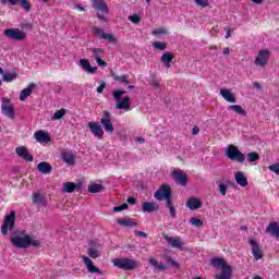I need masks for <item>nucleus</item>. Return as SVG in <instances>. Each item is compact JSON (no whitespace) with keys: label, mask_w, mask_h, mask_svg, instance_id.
I'll list each match as a JSON object with an SVG mask.
<instances>
[{"label":"nucleus","mask_w":279,"mask_h":279,"mask_svg":"<svg viewBox=\"0 0 279 279\" xmlns=\"http://www.w3.org/2000/svg\"><path fill=\"white\" fill-rule=\"evenodd\" d=\"M1 112L5 117H9L10 119H14L16 111L14 110V107H12L10 99L2 98Z\"/></svg>","instance_id":"nucleus-11"},{"label":"nucleus","mask_w":279,"mask_h":279,"mask_svg":"<svg viewBox=\"0 0 279 279\" xmlns=\"http://www.w3.org/2000/svg\"><path fill=\"white\" fill-rule=\"evenodd\" d=\"M153 48L157 51H165V49H167V43L154 41Z\"/></svg>","instance_id":"nucleus-41"},{"label":"nucleus","mask_w":279,"mask_h":279,"mask_svg":"<svg viewBox=\"0 0 279 279\" xmlns=\"http://www.w3.org/2000/svg\"><path fill=\"white\" fill-rule=\"evenodd\" d=\"M190 223H191V226H195V228H202L204 226V222L199 218H196V217L191 218Z\"/></svg>","instance_id":"nucleus-43"},{"label":"nucleus","mask_w":279,"mask_h":279,"mask_svg":"<svg viewBox=\"0 0 279 279\" xmlns=\"http://www.w3.org/2000/svg\"><path fill=\"white\" fill-rule=\"evenodd\" d=\"M19 5L25 9L26 12H29V10H32V5H29V0H19Z\"/></svg>","instance_id":"nucleus-44"},{"label":"nucleus","mask_w":279,"mask_h":279,"mask_svg":"<svg viewBox=\"0 0 279 279\" xmlns=\"http://www.w3.org/2000/svg\"><path fill=\"white\" fill-rule=\"evenodd\" d=\"M211 267H215L216 269H221V274H223L225 269H232V267L226 265V259L215 257L210 262Z\"/></svg>","instance_id":"nucleus-17"},{"label":"nucleus","mask_w":279,"mask_h":279,"mask_svg":"<svg viewBox=\"0 0 279 279\" xmlns=\"http://www.w3.org/2000/svg\"><path fill=\"white\" fill-rule=\"evenodd\" d=\"M165 240L167 241V243H170V245H171L172 247H177L178 250H179L180 247H182V245H183V243H182V241L180 240V238H171V236H169V235H166V236H165Z\"/></svg>","instance_id":"nucleus-31"},{"label":"nucleus","mask_w":279,"mask_h":279,"mask_svg":"<svg viewBox=\"0 0 279 279\" xmlns=\"http://www.w3.org/2000/svg\"><path fill=\"white\" fill-rule=\"evenodd\" d=\"M113 265L124 271H133L137 267L136 260L128 257L113 259Z\"/></svg>","instance_id":"nucleus-2"},{"label":"nucleus","mask_w":279,"mask_h":279,"mask_svg":"<svg viewBox=\"0 0 279 279\" xmlns=\"http://www.w3.org/2000/svg\"><path fill=\"white\" fill-rule=\"evenodd\" d=\"M150 86H153L154 90L160 93V83L156 81V74H150Z\"/></svg>","instance_id":"nucleus-38"},{"label":"nucleus","mask_w":279,"mask_h":279,"mask_svg":"<svg viewBox=\"0 0 279 279\" xmlns=\"http://www.w3.org/2000/svg\"><path fill=\"white\" fill-rule=\"evenodd\" d=\"M126 202H128V204L134 205V204H136V198H134V197H129V198L126 199Z\"/></svg>","instance_id":"nucleus-60"},{"label":"nucleus","mask_w":279,"mask_h":279,"mask_svg":"<svg viewBox=\"0 0 279 279\" xmlns=\"http://www.w3.org/2000/svg\"><path fill=\"white\" fill-rule=\"evenodd\" d=\"M155 198H157L158 202H162L165 199L166 204L171 202V189L167 185H162L155 192Z\"/></svg>","instance_id":"nucleus-10"},{"label":"nucleus","mask_w":279,"mask_h":279,"mask_svg":"<svg viewBox=\"0 0 279 279\" xmlns=\"http://www.w3.org/2000/svg\"><path fill=\"white\" fill-rule=\"evenodd\" d=\"M34 136L38 143H49L51 141V137L49 136V134L43 131L35 132Z\"/></svg>","instance_id":"nucleus-27"},{"label":"nucleus","mask_w":279,"mask_h":279,"mask_svg":"<svg viewBox=\"0 0 279 279\" xmlns=\"http://www.w3.org/2000/svg\"><path fill=\"white\" fill-rule=\"evenodd\" d=\"M19 1L20 0H8V3H10V5H19Z\"/></svg>","instance_id":"nucleus-61"},{"label":"nucleus","mask_w":279,"mask_h":279,"mask_svg":"<svg viewBox=\"0 0 279 279\" xmlns=\"http://www.w3.org/2000/svg\"><path fill=\"white\" fill-rule=\"evenodd\" d=\"M102 39L108 40L109 43H116V41H117V39L114 38V36L111 35V34H108V33H105Z\"/></svg>","instance_id":"nucleus-55"},{"label":"nucleus","mask_w":279,"mask_h":279,"mask_svg":"<svg viewBox=\"0 0 279 279\" xmlns=\"http://www.w3.org/2000/svg\"><path fill=\"white\" fill-rule=\"evenodd\" d=\"M149 265L155 267L157 271H167V265L158 263V260L150 258L148 260Z\"/></svg>","instance_id":"nucleus-33"},{"label":"nucleus","mask_w":279,"mask_h":279,"mask_svg":"<svg viewBox=\"0 0 279 279\" xmlns=\"http://www.w3.org/2000/svg\"><path fill=\"white\" fill-rule=\"evenodd\" d=\"M160 206L157 203L145 202L142 205L143 213H156Z\"/></svg>","instance_id":"nucleus-21"},{"label":"nucleus","mask_w":279,"mask_h":279,"mask_svg":"<svg viewBox=\"0 0 279 279\" xmlns=\"http://www.w3.org/2000/svg\"><path fill=\"white\" fill-rule=\"evenodd\" d=\"M172 178L175 184H180V186H186L189 183V177L181 169H174L172 171Z\"/></svg>","instance_id":"nucleus-12"},{"label":"nucleus","mask_w":279,"mask_h":279,"mask_svg":"<svg viewBox=\"0 0 279 279\" xmlns=\"http://www.w3.org/2000/svg\"><path fill=\"white\" fill-rule=\"evenodd\" d=\"M269 171H272V173H277L279 175V163H272L268 167Z\"/></svg>","instance_id":"nucleus-52"},{"label":"nucleus","mask_w":279,"mask_h":279,"mask_svg":"<svg viewBox=\"0 0 279 279\" xmlns=\"http://www.w3.org/2000/svg\"><path fill=\"white\" fill-rule=\"evenodd\" d=\"M93 34L97 36L99 40L104 39V36H106V33H104L101 28H94Z\"/></svg>","instance_id":"nucleus-47"},{"label":"nucleus","mask_w":279,"mask_h":279,"mask_svg":"<svg viewBox=\"0 0 279 279\" xmlns=\"http://www.w3.org/2000/svg\"><path fill=\"white\" fill-rule=\"evenodd\" d=\"M166 205L167 208H169L170 217H172V219H175V207H173V203L169 201L168 203H166Z\"/></svg>","instance_id":"nucleus-45"},{"label":"nucleus","mask_w":279,"mask_h":279,"mask_svg":"<svg viewBox=\"0 0 279 279\" xmlns=\"http://www.w3.org/2000/svg\"><path fill=\"white\" fill-rule=\"evenodd\" d=\"M82 182H65L63 183V191L62 193H74V191H82Z\"/></svg>","instance_id":"nucleus-16"},{"label":"nucleus","mask_w":279,"mask_h":279,"mask_svg":"<svg viewBox=\"0 0 279 279\" xmlns=\"http://www.w3.org/2000/svg\"><path fill=\"white\" fill-rule=\"evenodd\" d=\"M15 219L16 214L14 211H11L8 216H5L4 222L1 228V234L5 236V234H8V230H12L14 228Z\"/></svg>","instance_id":"nucleus-9"},{"label":"nucleus","mask_w":279,"mask_h":279,"mask_svg":"<svg viewBox=\"0 0 279 279\" xmlns=\"http://www.w3.org/2000/svg\"><path fill=\"white\" fill-rule=\"evenodd\" d=\"M218 189H219V193L220 195H222L223 197H226V194L228 193V185L223 184V183H220L218 185Z\"/></svg>","instance_id":"nucleus-49"},{"label":"nucleus","mask_w":279,"mask_h":279,"mask_svg":"<svg viewBox=\"0 0 279 279\" xmlns=\"http://www.w3.org/2000/svg\"><path fill=\"white\" fill-rule=\"evenodd\" d=\"M117 223L123 228H133V226H137L136 221L132 218H118Z\"/></svg>","instance_id":"nucleus-25"},{"label":"nucleus","mask_w":279,"mask_h":279,"mask_svg":"<svg viewBox=\"0 0 279 279\" xmlns=\"http://www.w3.org/2000/svg\"><path fill=\"white\" fill-rule=\"evenodd\" d=\"M90 51L95 60H99L104 56V49L101 48H92Z\"/></svg>","instance_id":"nucleus-37"},{"label":"nucleus","mask_w":279,"mask_h":279,"mask_svg":"<svg viewBox=\"0 0 279 279\" xmlns=\"http://www.w3.org/2000/svg\"><path fill=\"white\" fill-rule=\"evenodd\" d=\"M267 234H270V236H274L275 239H279V225L278 222H271L266 228Z\"/></svg>","instance_id":"nucleus-20"},{"label":"nucleus","mask_w":279,"mask_h":279,"mask_svg":"<svg viewBox=\"0 0 279 279\" xmlns=\"http://www.w3.org/2000/svg\"><path fill=\"white\" fill-rule=\"evenodd\" d=\"M225 154L227 158H229V160H236V162H241V163L245 162V155L239 151V148L234 145H229Z\"/></svg>","instance_id":"nucleus-5"},{"label":"nucleus","mask_w":279,"mask_h":279,"mask_svg":"<svg viewBox=\"0 0 279 279\" xmlns=\"http://www.w3.org/2000/svg\"><path fill=\"white\" fill-rule=\"evenodd\" d=\"M100 123L107 134H112L114 132V125H112V113H110V111L102 112Z\"/></svg>","instance_id":"nucleus-6"},{"label":"nucleus","mask_w":279,"mask_h":279,"mask_svg":"<svg viewBox=\"0 0 279 279\" xmlns=\"http://www.w3.org/2000/svg\"><path fill=\"white\" fill-rule=\"evenodd\" d=\"M11 243L15 247H20L22 250L29 247V245H33V247H38V245H40V241L32 239V236H29L25 231H19L14 236H12Z\"/></svg>","instance_id":"nucleus-1"},{"label":"nucleus","mask_w":279,"mask_h":279,"mask_svg":"<svg viewBox=\"0 0 279 279\" xmlns=\"http://www.w3.org/2000/svg\"><path fill=\"white\" fill-rule=\"evenodd\" d=\"M3 34L7 38H10L11 40L21 41L27 38V34L19 28L4 29Z\"/></svg>","instance_id":"nucleus-7"},{"label":"nucleus","mask_w":279,"mask_h":279,"mask_svg":"<svg viewBox=\"0 0 279 279\" xmlns=\"http://www.w3.org/2000/svg\"><path fill=\"white\" fill-rule=\"evenodd\" d=\"M220 95L229 104H236V97L232 95V92H230V89H226V88L220 89Z\"/></svg>","instance_id":"nucleus-23"},{"label":"nucleus","mask_w":279,"mask_h":279,"mask_svg":"<svg viewBox=\"0 0 279 279\" xmlns=\"http://www.w3.org/2000/svg\"><path fill=\"white\" fill-rule=\"evenodd\" d=\"M260 157L258 156V153H248L247 154V161L248 162H256Z\"/></svg>","instance_id":"nucleus-46"},{"label":"nucleus","mask_w":279,"mask_h":279,"mask_svg":"<svg viewBox=\"0 0 279 279\" xmlns=\"http://www.w3.org/2000/svg\"><path fill=\"white\" fill-rule=\"evenodd\" d=\"M92 5L97 12L99 21H106V14H108V4L104 0H92Z\"/></svg>","instance_id":"nucleus-4"},{"label":"nucleus","mask_w":279,"mask_h":279,"mask_svg":"<svg viewBox=\"0 0 279 279\" xmlns=\"http://www.w3.org/2000/svg\"><path fill=\"white\" fill-rule=\"evenodd\" d=\"M125 95V90H116L113 92V99L117 101L116 108L118 110H130V97H123Z\"/></svg>","instance_id":"nucleus-3"},{"label":"nucleus","mask_w":279,"mask_h":279,"mask_svg":"<svg viewBox=\"0 0 279 279\" xmlns=\"http://www.w3.org/2000/svg\"><path fill=\"white\" fill-rule=\"evenodd\" d=\"M61 160H63L65 165L73 167V165H75V154H73L71 150H63L61 153Z\"/></svg>","instance_id":"nucleus-18"},{"label":"nucleus","mask_w":279,"mask_h":279,"mask_svg":"<svg viewBox=\"0 0 279 279\" xmlns=\"http://www.w3.org/2000/svg\"><path fill=\"white\" fill-rule=\"evenodd\" d=\"M88 256H89L90 258H99L100 253H99L98 250H95V248L89 247V248H88Z\"/></svg>","instance_id":"nucleus-48"},{"label":"nucleus","mask_w":279,"mask_h":279,"mask_svg":"<svg viewBox=\"0 0 279 279\" xmlns=\"http://www.w3.org/2000/svg\"><path fill=\"white\" fill-rule=\"evenodd\" d=\"M15 153L17 154V156H20V158H23V160H26L27 162H34V156L29 154L27 147H16Z\"/></svg>","instance_id":"nucleus-14"},{"label":"nucleus","mask_w":279,"mask_h":279,"mask_svg":"<svg viewBox=\"0 0 279 279\" xmlns=\"http://www.w3.org/2000/svg\"><path fill=\"white\" fill-rule=\"evenodd\" d=\"M104 88H106V82L101 81L100 86L97 87V93H104Z\"/></svg>","instance_id":"nucleus-56"},{"label":"nucleus","mask_w":279,"mask_h":279,"mask_svg":"<svg viewBox=\"0 0 279 279\" xmlns=\"http://www.w3.org/2000/svg\"><path fill=\"white\" fill-rule=\"evenodd\" d=\"M135 141L136 143H145V138L143 137H137Z\"/></svg>","instance_id":"nucleus-64"},{"label":"nucleus","mask_w":279,"mask_h":279,"mask_svg":"<svg viewBox=\"0 0 279 279\" xmlns=\"http://www.w3.org/2000/svg\"><path fill=\"white\" fill-rule=\"evenodd\" d=\"M228 110H232L233 112H235L236 114H240L241 117H247V111H245V109H243V107L239 105H231L228 107Z\"/></svg>","instance_id":"nucleus-32"},{"label":"nucleus","mask_w":279,"mask_h":279,"mask_svg":"<svg viewBox=\"0 0 279 279\" xmlns=\"http://www.w3.org/2000/svg\"><path fill=\"white\" fill-rule=\"evenodd\" d=\"M80 64H81L83 71H85V73H96L97 72V68L96 66L92 68L90 62L87 59H81Z\"/></svg>","instance_id":"nucleus-28"},{"label":"nucleus","mask_w":279,"mask_h":279,"mask_svg":"<svg viewBox=\"0 0 279 279\" xmlns=\"http://www.w3.org/2000/svg\"><path fill=\"white\" fill-rule=\"evenodd\" d=\"M235 182L236 184H239L240 186H247V178H245V174L242 171H239L235 173Z\"/></svg>","instance_id":"nucleus-30"},{"label":"nucleus","mask_w":279,"mask_h":279,"mask_svg":"<svg viewBox=\"0 0 279 279\" xmlns=\"http://www.w3.org/2000/svg\"><path fill=\"white\" fill-rule=\"evenodd\" d=\"M88 128L95 138H104V129L97 122H88Z\"/></svg>","instance_id":"nucleus-13"},{"label":"nucleus","mask_w":279,"mask_h":279,"mask_svg":"<svg viewBox=\"0 0 279 279\" xmlns=\"http://www.w3.org/2000/svg\"><path fill=\"white\" fill-rule=\"evenodd\" d=\"M196 5H199L201 8H208L209 2L208 0H194Z\"/></svg>","instance_id":"nucleus-51"},{"label":"nucleus","mask_w":279,"mask_h":279,"mask_svg":"<svg viewBox=\"0 0 279 279\" xmlns=\"http://www.w3.org/2000/svg\"><path fill=\"white\" fill-rule=\"evenodd\" d=\"M163 66H166V69H171V62L173 61V53L171 52H165L161 58H160Z\"/></svg>","instance_id":"nucleus-29"},{"label":"nucleus","mask_w":279,"mask_h":279,"mask_svg":"<svg viewBox=\"0 0 279 279\" xmlns=\"http://www.w3.org/2000/svg\"><path fill=\"white\" fill-rule=\"evenodd\" d=\"M129 21H131V23H134V25H138V23H141V16H138L137 14L131 15L129 16Z\"/></svg>","instance_id":"nucleus-50"},{"label":"nucleus","mask_w":279,"mask_h":279,"mask_svg":"<svg viewBox=\"0 0 279 279\" xmlns=\"http://www.w3.org/2000/svg\"><path fill=\"white\" fill-rule=\"evenodd\" d=\"M153 36H160L161 34H167V29L160 27L151 32Z\"/></svg>","instance_id":"nucleus-53"},{"label":"nucleus","mask_w":279,"mask_h":279,"mask_svg":"<svg viewBox=\"0 0 279 279\" xmlns=\"http://www.w3.org/2000/svg\"><path fill=\"white\" fill-rule=\"evenodd\" d=\"M186 206L190 210H197V208H202V201L199 198L191 197L186 201Z\"/></svg>","instance_id":"nucleus-24"},{"label":"nucleus","mask_w":279,"mask_h":279,"mask_svg":"<svg viewBox=\"0 0 279 279\" xmlns=\"http://www.w3.org/2000/svg\"><path fill=\"white\" fill-rule=\"evenodd\" d=\"M136 236H141L142 239H147V233L143 231L135 230Z\"/></svg>","instance_id":"nucleus-58"},{"label":"nucleus","mask_w":279,"mask_h":279,"mask_svg":"<svg viewBox=\"0 0 279 279\" xmlns=\"http://www.w3.org/2000/svg\"><path fill=\"white\" fill-rule=\"evenodd\" d=\"M168 265H171L172 267H180V264H178L175 260L172 258L167 259Z\"/></svg>","instance_id":"nucleus-57"},{"label":"nucleus","mask_w":279,"mask_h":279,"mask_svg":"<svg viewBox=\"0 0 279 279\" xmlns=\"http://www.w3.org/2000/svg\"><path fill=\"white\" fill-rule=\"evenodd\" d=\"M87 191L88 193H101V191H104V185L99 183H94L88 186Z\"/></svg>","instance_id":"nucleus-35"},{"label":"nucleus","mask_w":279,"mask_h":279,"mask_svg":"<svg viewBox=\"0 0 279 279\" xmlns=\"http://www.w3.org/2000/svg\"><path fill=\"white\" fill-rule=\"evenodd\" d=\"M37 170L39 171V173L47 175L48 173H51V171H53V168L49 162L41 161L37 165Z\"/></svg>","instance_id":"nucleus-22"},{"label":"nucleus","mask_w":279,"mask_h":279,"mask_svg":"<svg viewBox=\"0 0 279 279\" xmlns=\"http://www.w3.org/2000/svg\"><path fill=\"white\" fill-rule=\"evenodd\" d=\"M248 243L252 247V254L255 260H260V258H263V251H260L258 243L254 239H250Z\"/></svg>","instance_id":"nucleus-15"},{"label":"nucleus","mask_w":279,"mask_h":279,"mask_svg":"<svg viewBox=\"0 0 279 279\" xmlns=\"http://www.w3.org/2000/svg\"><path fill=\"white\" fill-rule=\"evenodd\" d=\"M271 56V52L267 49L259 50L257 53V57L255 58V64L256 66H260L262 69H265L269 62V58Z\"/></svg>","instance_id":"nucleus-8"},{"label":"nucleus","mask_w":279,"mask_h":279,"mask_svg":"<svg viewBox=\"0 0 279 279\" xmlns=\"http://www.w3.org/2000/svg\"><path fill=\"white\" fill-rule=\"evenodd\" d=\"M64 114H66V109H61V110H57L53 116L51 117L52 121H60V119H62V117H64Z\"/></svg>","instance_id":"nucleus-39"},{"label":"nucleus","mask_w":279,"mask_h":279,"mask_svg":"<svg viewBox=\"0 0 279 279\" xmlns=\"http://www.w3.org/2000/svg\"><path fill=\"white\" fill-rule=\"evenodd\" d=\"M82 259H83V263L86 265L87 271H89V274H101V270H99L97 266L93 265V260L88 258V256L83 255Z\"/></svg>","instance_id":"nucleus-19"},{"label":"nucleus","mask_w":279,"mask_h":279,"mask_svg":"<svg viewBox=\"0 0 279 279\" xmlns=\"http://www.w3.org/2000/svg\"><path fill=\"white\" fill-rule=\"evenodd\" d=\"M217 279H230L232 278V269L225 268L220 275L216 276Z\"/></svg>","instance_id":"nucleus-36"},{"label":"nucleus","mask_w":279,"mask_h":279,"mask_svg":"<svg viewBox=\"0 0 279 279\" xmlns=\"http://www.w3.org/2000/svg\"><path fill=\"white\" fill-rule=\"evenodd\" d=\"M232 36V31L228 29L225 38H230Z\"/></svg>","instance_id":"nucleus-63"},{"label":"nucleus","mask_w":279,"mask_h":279,"mask_svg":"<svg viewBox=\"0 0 279 279\" xmlns=\"http://www.w3.org/2000/svg\"><path fill=\"white\" fill-rule=\"evenodd\" d=\"M34 88H36V84L32 83L28 87L24 88L20 94V101H25L32 93H34Z\"/></svg>","instance_id":"nucleus-26"},{"label":"nucleus","mask_w":279,"mask_h":279,"mask_svg":"<svg viewBox=\"0 0 279 279\" xmlns=\"http://www.w3.org/2000/svg\"><path fill=\"white\" fill-rule=\"evenodd\" d=\"M2 77L3 82H14V80L16 78V74L11 72H3Z\"/></svg>","instance_id":"nucleus-40"},{"label":"nucleus","mask_w":279,"mask_h":279,"mask_svg":"<svg viewBox=\"0 0 279 279\" xmlns=\"http://www.w3.org/2000/svg\"><path fill=\"white\" fill-rule=\"evenodd\" d=\"M96 62H97L98 66H108V63L106 61H104L101 58L96 59Z\"/></svg>","instance_id":"nucleus-59"},{"label":"nucleus","mask_w":279,"mask_h":279,"mask_svg":"<svg viewBox=\"0 0 279 279\" xmlns=\"http://www.w3.org/2000/svg\"><path fill=\"white\" fill-rule=\"evenodd\" d=\"M33 204H37L38 206L45 204V195L40 194V192H35L33 194Z\"/></svg>","instance_id":"nucleus-34"},{"label":"nucleus","mask_w":279,"mask_h":279,"mask_svg":"<svg viewBox=\"0 0 279 279\" xmlns=\"http://www.w3.org/2000/svg\"><path fill=\"white\" fill-rule=\"evenodd\" d=\"M126 208H128V204L124 203L120 206L113 207V213H121L123 210H126Z\"/></svg>","instance_id":"nucleus-54"},{"label":"nucleus","mask_w":279,"mask_h":279,"mask_svg":"<svg viewBox=\"0 0 279 279\" xmlns=\"http://www.w3.org/2000/svg\"><path fill=\"white\" fill-rule=\"evenodd\" d=\"M129 75H126V74H123V75H116V76H113V80L116 81V82H120V84H130V81H128L129 80Z\"/></svg>","instance_id":"nucleus-42"},{"label":"nucleus","mask_w":279,"mask_h":279,"mask_svg":"<svg viewBox=\"0 0 279 279\" xmlns=\"http://www.w3.org/2000/svg\"><path fill=\"white\" fill-rule=\"evenodd\" d=\"M192 134H194V135L199 134V128L194 126L192 130Z\"/></svg>","instance_id":"nucleus-62"}]
</instances>
